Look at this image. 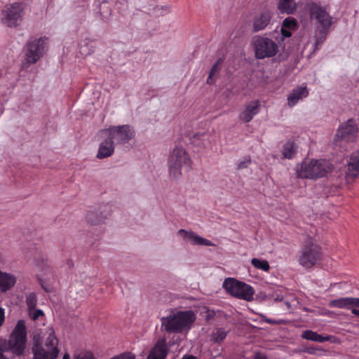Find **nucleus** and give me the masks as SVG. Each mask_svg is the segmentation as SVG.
I'll list each match as a JSON object with an SVG mask.
<instances>
[{"instance_id": "obj_44", "label": "nucleus", "mask_w": 359, "mask_h": 359, "mask_svg": "<svg viewBox=\"0 0 359 359\" xmlns=\"http://www.w3.org/2000/svg\"><path fill=\"white\" fill-rule=\"evenodd\" d=\"M250 163V158H248L247 161L241 163L238 165V168H246Z\"/></svg>"}, {"instance_id": "obj_49", "label": "nucleus", "mask_w": 359, "mask_h": 359, "mask_svg": "<svg viewBox=\"0 0 359 359\" xmlns=\"http://www.w3.org/2000/svg\"><path fill=\"white\" fill-rule=\"evenodd\" d=\"M62 359H70L69 358V355L68 353H65L64 355H63V358Z\"/></svg>"}, {"instance_id": "obj_16", "label": "nucleus", "mask_w": 359, "mask_h": 359, "mask_svg": "<svg viewBox=\"0 0 359 359\" xmlns=\"http://www.w3.org/2000/svg\"><path fill=\"white\" fill-rule=\"evenodd\" d=\"M177 234L180 236L184 240L191 241L193 245L205 246L214 245V244L210 240L199 236L194 231H188L184 229H180L177 232Z\"/></svg>"}, {"instance_id": "obj_33", "label": "nucleus", "mask_w": 359, "mask_h": 359, "mask_svg": "<svg viewBox=\"0 0 359 359\" xmlns=\"http://www.w3.org/2000/svg\"><path fill=\"white\" fill-rule=\"evenodd\" d=\"M167 356V351L162 347L156 348L153 353L149 355L151 359H165Z\"/></svg>"}, {"instance_id": "obj_13", "label": "nucleus", "mask_w": 359, "mask_h": 359, "mask_svg": "<svg viewBox=\"0 0 359 359\" xmlns=\"http://www.w3.org/2000/svg\"><path fill=\"white\" fill-rule=\"evenodd\" d=\"M191 160V158H170L168 165L170 176L173 178H178L182 174L183 165L187 168H190Z\"/></svg>"}, {"instance_id": "obj_27", "label": "nucleus", "mask_w": 359, "mask_h": 359, "mask_svg": "<svg viewBox=\"0 0 359 359\" xmlns=\"http://www.w3.org/2000/svg\"><path fill=\"white\" fill-rule=\"evenodd\" d=\"M302 337L303 339L306 340H311L313 341H318V342H325L329 340V338L327 337H323L319 334H318L316 332H313L312 330H305L303 332Z\"/></svg>"}, {"instance_id": "obj_10", "label": "nucleus", "mask_w": 359, "mask_h": 359, "mask_svg": "<svg viewBox=\"0 0 359 359\" xmlns=\"http://www.w3.org/2000/svg\"><path fill=\"white\" fill-rule=\"evenodd\" d=\"M106 131L114 144H126L135 137V131L129 125L111 126Z\"/></svg>"}, {"instance_id": "obj_42", "label": "nucleus", "mask_w": 359, "mask_h": 359, "mask_svg": "<svg viewBox=\"0 0 359 359\" xmlns=\"http://www.w3.org/2000/svg\"><path fill=\"white\" fill-rule=\"evenodd\" d=\"M253 359H266V356L262 353L257 352L255 354Z\"/></svg>"}, {"instance_id": "obj_51", "label": "nucleus", "mask_w": 359, "mask_h": 359, "mask_svg": "<svg viewBox=\"0 0 359 359\" xmlns=\"http://www.w3.org/2000/svg\"><path fill=\"white\" fill-rule=\"evenodd\" d=\"M351 157H359V152L358 153V154H357V155H355V156L351 155Z\"/></svg>"}, {"instance_id": "obj_8", "label": "nucleus", "mask_w": 359, "mask_h": 359, "mask_svg": "<svg viewBox=\"0 0 359 359\" xmlns=\"http://www.w3.org/2000/svg\"><path fill=\"white\" fill-rule=\"evenodd\" d=\"M48 38L46 36L30 39L26 44L25 62L36 63L44 54Z\"/></svg>"}, {"instance_id": "obj_17", "label": "nucleus", "mask_w": 359, "mask_h": 359, "mask_svg": "<svg viewBox=\"0 0 359 359\" xmlns=\"http://www.w3.org/2000/svg\"><path fill=\"white\" fill-rule=\"evenodd\" d=\"M100 215L98 212H89L86 215V219L88 223L93 225L100 224L104 219L107 218L111 210V205L105 204L100 208Z\"/></svg>"}, {"instance_id": "obj_12", "label": "nucleus", "mask_w": 359, "mask_h": 359, "mask_svg": "<svg viewBox=\"0 0 359 359\" xmlns=\"http://www.w3.org/2000/svg\"><path fill=\"white\" fill-rule=\"evenodd\" d=\"M94 11L96 15L103 22H107L112 12L111 4L107 0H95Z\"/></svg>"}, {"instance_id": "obj_7", "label": "nucleus", "mask_w": 359, "mask_h": 359, "mask_svg": "<svg viewBox=\"0 0 359 359\" xmlns=\"http://www.w3.org/2000/svg\"><path fill=\"white\" fill-rule=\"evenodd\" d=\"M27 341V329L23 320L18 321L13 332L11 334L9 344L13 353L17 355H22Z\"/></svg>"}, {"instance_id": "obj_28", "label": "nucleus", "mask_w": 359, "mask_h": 359, "mask_svg": "<svg viewBox=\"0 0 359 359\" xmlns=\"http://www.w3.org/2000/svg\"><path fill=\"white\" fill-rule=\"evenodd\" d=\"M222 62H223V59L219 58L212 65V66L210 70L209 76L207 79L206 83L208 84L212 85V84L215 83V79L213 77L220 70Z\"/></svg>"}, {"instance_id": "obj_48", "label": "nucleus", "mask_w": 359, "mask_h": 359, "mask_svg": "<svg viewBox=\"0 0 359 359\" xmlns=\"http://www.w3.org/2000/svg\"><path fill=\"white\" fill-rule=\"evenodd\" d=\"M182 359H197L196 356L192 355H184Z\"/></svg>"}, {"instance_id": "obj_38", "label": "nucleus", "mask_w": 359, "mask_h": 359, "mask_svg": "<svg viewBox=\"0 0 359 359\" xmlns=\"http://www.w3.org/2000/svg\"><path fill=\"white\" fill-rule=\"evenodd\" d=\"M291 31L292 30H290L287 28L284 27L283 26L281 27L280 32H281V34L283 35V38L290 37L292 35Z\"/></svg>"}, {"instance_id": "obj_20", "label": "nucleus", "mask_w": 359, "mask_h": 359, "mask_svg": "<svg viewBox=\"0 0 359 359\" xmlns=\"http://www.w3.org/2000/svg\"><path fill=\"white\" fill-rule=\"evenodd\" d=\"M359 177V158H350L347 164L346 180L348 183L353 182Z\"/></svg>"}, {"instance_id": "obj_15", "label": "nucleus", "mask_w": 359, "mask_h": 359, "mask_svg": "<svg viewBox=\"0 0 359 359\" xmlns=\"http://www.w3.org/2000/svg\"><path fill=\"white\" fill-rule=\"evenodd\" d=\"M261 108L259 100H253L245 106L243 111L239 115V119L244 123H249L257 115Z\"/></svg>"}, {"instance_id": "obj_2", "label": "nucleus", "mask_w": 359, "mask_h": 359, "mask_svg": "<svg viewBox=\"0 0 359 359\" xmlns=\"http://www.w3.org/2000/svg\"><path fill=\"white\" fill-rule=\"evenodd\" d=\"M196 318L194 311L189 310L162 318L161 323L168 333H182L191 329Z\"/></svg>"}, {"instance_id": "obj_32", "label": "nucleus", "mask_w": 359, "mask_h": 359, "mask_svg": "<svg viewBox=\"0 0 359 359\" xmlns=\"http://www.w3.org/2000/svg\"><path fill=\"white\" fill-rule=\"evenodd\" d=\"M282 26L290 30H296L298 27V23L295 18L287 17L283 21Z\"/></svg>"}, {"instance_id": "obj_26", "label": "nucleus", "mask_w": 359, "mask_h": 359, "mask_svg": "<svg viewBox=\"0 0 359 359\" xmlns=\"http://www.w3.org/2000/svg\"><path fill=\"white\" fill-rule=\"evenodd\" d=\"M47 332L48 336L47 337L45 342L46 346L49 350H54L57 348L58 339L55 336V330L53 327H48Z\"/></svg>"}, {"instance_id": "obj_40", "label": "nucleus", "mask_w": 359, "mask_h": 359, "mask_svg": "<svg viewBox=\"0 0 359 359\" xmlns=\"http://www.w3.org/2000/svg\"><path fill=\"white\" fill-rule=\"evenodd\" d=\"M111 359H135L134 356L130 355L129 354H121L118 356L113 357Z\"/></svg>"}, {"instance_id": "obj_22", "label": "nucleus", "mask_w": 359, "mask_h": 359, "mask_svg": "<svg viewBox=\"0 0 359 359\" xmlns=\"http://www.w3.org/2000/svg\"><path fill=\"white\" fill-rule=\"evenodd\" d=\"M15 277L11 274L0 271V292L10 290L15 283Z\"/></svg>"}, {"instance_id": "obj_37", "label": "nucleus", "mask_w": 359, "mask_h": 359, "mask_svg": "<svg viewBox=\"0 0 359 359\" xmlns=\"http://www.w3.org/2000/svg\"><path fill=\"white\" fill-rule=\"evenodd\" d=\"M187 154L182 147L176 146L170 154V157H184Z\"/></svg>"}, {"instance_id": "obj_9", "label": "nucleus", "mask_w": 359, "mask_h": 359, "mask_svg": "<svg viewBox=\"0 0 359 359\" xmlns=\"http://www.w3.org/2000/svg\"><path fill=\"white\" fill-rule=\"evenodd\" d=\"M255 57L264 59L274 56L278 51V43L267 37L259 36L253 42Z\"/></svg>"}, {"instance_id": "obj_6", "label": "nucleus", "mask_w": 359, "mask_h": 359, "mask_svg": "<svg viewBox=\"0 0 359 359\" xmlns=\"http://www.w3.org/2000/svg\"><path fill=\"white\" fill-rule=\"evenodd\" d=\"M223 286L228 293L238 299L246 301L253 299L255 290L252 286L234 278H226Z\"/></svg>"}, {"instance_id": "obj_19", "label": "nucleus", "mask_w": 359, "mask_h": 359, "mask_svg": "<svg viewBox=\"0 0 359 359\" xmlns=\"http://www.w3.org/2000/svg\"><path fill=\"white\" fill-rule=\"evenodd\" d=\"M33 359H55L59 353V350L46 351L41 345H34L32 348Z\"/></svg>"}, {"instance_id": "obj_41", "label": "nucleus", "mask_w": 359, "mask_h": 359, "mask_svg": "<svg viewBox=\"0 0 359 359\" xmlns=\"http://www.w3.org/2000/svg\"><path fill=\"white\" fill-rule=\"evenodd\" d=\"M43 316V313L42 310H40V309L36 310L32 314V319L36 320L39 318V316Z\"/></svg>"}, {"instance_id": "obj_25", "label": "nucleus", "mask_w": 359, "mask_h": 359, "mask_svg": "<svg viewBox=\"0 0 359 359\" xmlns=\"http://www.w3.org/2000/svg\"><path fill=\"white\" fill-rule=\"evenodd\" d=\"M330 29L325 28H317L314 38H315V49L314 51L318 50L324 41L327 39V36L328 34Z\"/></svg>"}, {"instance_id": "obj_34", "label": "nucleus", "mask_w": 359, "mask_h": 359, "mask_svg": "<svg viewBox=\"0 0 359 359\" xmlns=\"http://www.w3.org/2000/svg\"><path fill=\"white\" fill-rule=\"evenodd\" d=\"M36 296L34 292L29 293L26 297V304L29 310H32L36 305Z\"/></svg>"}, {"instance_id": "obj_3", "label": "nucleus", "mask_w": 359, "mask_h": 359, "mask_svg": "<svg viewBox=\"0 0 359 359\" xmlns=\"http://www.w3.org/2000/svg\"><path fill=\"white\" fill-rule=\"evenodd\" d=\"M322 258V248L313 238L307 237L299 252L297 258L299 264L306 269H310L321 261Z\"/></svg>"}, {"instance_id": "obj_24", "label": "nucleus", "mask_w": 359, "mask_h": 359, "mask_svg": "<svg viewBox=\"0 0 359 359\" xmlns=\"http://www.w3.org/2000/svg\"><path fill=\"white\" fill-rule=\"evenodd\" d=\"M278 9L282 13L292 14L297 10V4L294 0H279Z\"/></svg>"}, {"instance_id": "obj_11", "label": "nucleus", "mask_w": 359, "mask_h": 359, "mask_svg": "<svg viewBox=\"0 0 359 359\" xmlns=\"http://www.w3.org/2000/svg\"><path fill=\"white\" fill-rule=\"evenodd\" d=\"M23 12V6L22 3L16 2L11 4L6 10L4 11V17L9 27H17L18 21L21 20Z\"/></svg>"}, {"instance_id": "obj_31", "label": "nucleus", "mask_w": 359, "mask_h": 359, "mask_svg": "<svg viewBox=\"0 0 359 359\" xmlns=\"http://www.w3.org/2000/svg\"><path fill=\"white\" fill-rule=\"evenodd\" d=\"M251 264L256 269L262 270L266 272L269 271L270 269L269 264L266 260L252 258L251 259Z\"/></svg>"}, {"instance_id": "obj_36", "label": "nucleus", "mask_w": 359, "mask_h": 359, "mask_svg": "<svg viewBox=\"0 0 359 359\" xmlns=\"http://www.w3.org/2000/svg\"><path fill=\"white\" fill-rule=\"evenodd\" d=\"M36 265L39 267H43L47 265L48 259L46 255L39 252L37 254V257L35 258Z\"/></svg>"}, {"instance_id": "obj_21", "label": "nucleus", "mask_w": 359, "mask_h": 359, "mask_svg": "<svg viewBox=\"0 0 359 359\" xmlns=\"http://www.w3.org/2000/svg\"><path fill=\"white\" fill-rule=\"evenodd\" d=\"M114 142L109 137L107 140L102 141L99 147L98 153L96 157H109L113 154L114 147Z\"/></svg>"}, {"instance_id": "obj_30", "label": "nucleus", "mask_w": 359, "mask_h": 359, "mask_svg": "<svg viewBox=\"0 0 359 359\" xmlns=\"http://www.w3.org/2000/svg\"><path fill=\"white\" fill-rule=\"evenodd\" d=\"M208 136V133L203 132V133H196L193 134L189 137V140L191 144L201 147L202 144H203V141Z\"/></svg>"}, {"instance_id": "obj_23", "label": "nucleus", "mask_w": 359, "mask_h": 359, "mask_svg": "<svg viewBox=\"0 0 359 359\" xmlns=\"http://www.w3.org/2000/svg\"><path fill=\"white\" fill-rule=\"evenodd\" d=\"M353 297H341L331 300L329 306L331 308L351 309L353 307Z\"/></svg>"}, {"instance_id": "obj_46", "label": "nucleus", "mask_w": 359, "mask_h": 359, "mask_svg": "<svg viewBox=\"0 0 359 359\" xmlns=\"http://www.w3.org/2000/svg\"><path fill=\"white\" fill-rule=\"evenodd\" d=\"M353 307L359 308V298L353 297Z\"/></svg>"}, {"instance_id": "obj_53", "label": "nucleus", "mask_w": 359, "mask_h": 359, "mask_svg": "<svg viewBox=\"0 0 359 359\" xmlns=\"http://www.w3.org/2000/svg\"><path fill=\"white\" fill-rule=\"evenodd\" d=\"M309 353H313V351H310V350H309Z\"/></svg>"}, {"instance_id": "obj_5", "label": "nucleus", "mask_w": 359, "mask_h": 359, "mask_svg": "<svg viewBox=\"0 0 359 359\" xmlns=\"http://www.w3.org/2000/svg\"><path fill=\"white\" fill-rule=\"evenodd\" d=\"M305 9L308 11L310 19L316 22L318 28L330 29L333 23V18L330 15L326 6L310 1L306 3Z\"/></svg>"}, {"instance_id": "obj_14", "label": "nucleus", "mask_w": 359, "mask_h": 359, "mask_svg": "<svg viewBox=\"0 0 359 359\" xmlns=\"http://www.w3.org/2000/svg\"><path fill=\"white\" fill-rule=\"evenodd\" d=\"M273 15V13L268 9L262 11L254 18L253 31L257 32L264 29L271 22Z\"/></svg>"}, {"instance_id": "obj_35", "label": "nucleus", "mask_w": 359, "mask_h": 359, "mask_svg": "<svg viewBox=\"0 0 359 359\" xmlns=\"http://www.w3.org/2000/svg\"><path fill=\"white\" fill-rule=\"evenodd\" d=\"M227 332L223 328H217L215 333L213 334V340L215 342L220 343L226 337Z\"/></svg>"}, {"instance_id": "obj_45", "label": "nucleus", "mask_w": 359, "mask_h": 359, "mask_svg": "<svg viewBox=\"0 0 359 359\" xmlns=\"http://www.w3.org/2000/svg\"><path fill=\"white\" fill-rule=\"evenodd\" d=\"M4 321V310L0 308V326L3 324Z\"/></svg>"}, {"instance_id": "obj_4", "label": "nucleus", "mask_w": 359, "mask_h": 359, "mask_svg": "<svg viewBox=\"0 0 359 359\" xmlns=\"http://www.w3.org/2000/svg\"><path fill=\"white\" fill-rule=\"evenodd\" d=\"M358 134V126L356 121L350 118L346 121L341 123L334 135V144L336 147H345V144L348 142H353Z\"/></svg>"}, {"instance_id": "obj_29", "label": "nucleus", "mask_w": 359, "mask_h": 359, "mask_svg": "<svg viewBox=\"0 0 359 359\" xmlns=\"http://www.w3.org/2000/svg\"><path fill=\"white\" fill-rule=\"evenodd\" d=\"M297 150V146L291 140L287 141L283 146V157H292L295 155Z\"/></svg>"}, {"instance_id": "obj_43", "label": "nucleus", "mask_w": 359, "mask_h": 359, "mask_svg": "<svg viewBox=\"0 0 359 359\" xmlns=\"http://www.w3.org/2000/svg\"><path fill=\"white\" fill-rule=\"evenodd\" d=\"M264 320L266 323L271 324V325H277V324L281 323L280 321H278V320L271 319V318H266Z\"/></svg>"}, {"instance_id": "obj_47", "label": "nucleus", "mask_w": 359, "mask_h": 359, "mask_svg": "<svg viewBox=\"0 0 359 359\" xmlns=\"http://www.w3.org/2000/svg\"><path fill=\"white\" fill-rule=\"evenodd\" d=\"M351 313L357 316H359V310L356 309L355 307L351 308Z\"/></svg>"}, {"instance_id": "obj_50", "label": "nucleus", "mask_w": 359, "mask_h": 359, "mask_svg": "<svg viewBox=\"0 0 359 359\" xmlns=\"http://www.w3.org/2000/svg\"><path fill=\"white\" fill-rule=\"evenodd\" d=\"M285 304H286V306H287V307L288 309H290V304L288 302H285Z\"/></svg>"}, {"instance_id": "obj_1", "label": "nucleus", "mask_w": 359, "mask_h": 359, "mask_svg": "<svg viewBox=\"0 0 359 359\" xmlns=\"http://www.w3.org/2000/svg\"><path fill=\"white\" fill-rule=\"evenodd\" d=\"M332 168L327 158H304L295 167L297 178L316 180L324 177Z\"/></svg>"}, {"instance_id": "obj_18", "label": "nucleus", "mask_w": 359, "mask_h": 359, "mask_svg": "<svg viewBox=\"0 0 359 359\" xmlns=\"http://www.w3.org/2000/svg\"><path fill=\"white\" fill-rule=\"evenodd\" d=\"M309 95V90L306 86H298L294 88L287 96V104L290 107L295 106L300 100Z\"/></svg>"}, {"instance_id": "obj_52", "label": "nucleus", "mask_w": 359, "mask_h": 359, "mask_svg": "<svg viewBox=\"0 0 359 359\" xmlns=\"http://www.w3.org/2000/svg\"><path fill=\"white\" fill-rule=\"evenodd\" d=\"M41 287H43V288L45 290L48 291V290H47L43 287V285H42V284H41Z\"/></svg>"}, {"instance_id": "obj_39", "label": "nucleus", "mask_w": 359, "mask_h": 359, "mask_svg": "<svg viewBox=\"0 0 359 359\" xmlns=\"http://www.w3.org/2000/svg\"><path fill=\"white\" fill-rule=\"evenodd\" d=\"M75 359H95L93 355L91 353H86L76 356Z\"/></svg>"}]
</instances>
